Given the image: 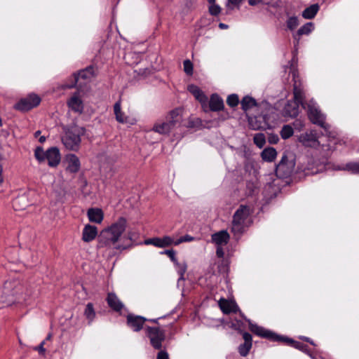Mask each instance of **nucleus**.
<instances>
[{
	"label": "nucleus",
	"mask_w": 359,
	"mask_h": 359,
	"mask_svg": "<svg viewBox=\"0 0 359 359\" xmlns=\"http://www.w3.org/2000/svg\"><path fill=\"white\" fill-rule=\"evenodd\" d=\"M250 331L258 337L268 339L272 342L283 343L290 346L307 354L311 358L316 359V357L313 355V354L311 352L308 345L305 344L295 341L287 336L278 334L272 330L266 329L264 327L259 326L258 325H252L250 323Z\"/></svg>",
	"instance_id": "nucleus-1"
},
{
	"label": "nucleus",
	"mask_w": 359,
	"mask_h": 359,
	"mask_svg": "<svg viewBox=\"0 0 359 359\" xmlns=\"http://www.w3.org/2000/svg\"><path fill=\"white\" fill-rule=\"evenodd\" d=\"M32 294V292L25 288L20 280L12 279L4 283L2 290L3 302L6 306H11L15 302L26 300V297Z\"/></svg>",
	"instance_id": "nucleus-2"
},
{
	"label": "nucleus",
	"mask_w": 359,
	"mask_h": 359,
	"mask_svg": "<svg viewBox=\"0 0 359 359\" xmlns=\"http://www.w3.org/2000/svg\"><path fill=\"white\" fill-rule=\"evenodd\" d=\"M126 226V219L121 217L111 226L103 229L98 236L100 246L104 247L116 244L125 231Z\"/></svg>",
	"instance_id": "nucleus-3"
},
{
	"label": "nucleus",
	"mask_w": 359,
	"mask_h": 359,
	"mask_svg": "<svg viewBox=\"0 0 359 359\" xmlns=\"http://www.w3.org/2000/svg\"><path fill=\"white\" fill-rule=\"evenodd\" d=\"M146 336L149 339L151 346L156 350H160L156 359H170L166 351L161 350L162 343L165 339V332L158 326H145Z\"/></svg>",
	"instance_id": "nucleus-4"
},
{
	"label": "nucleus",
	"mask_w": 359,
	"mask_h": 359,
	"mask_svg": "<svg viewBox=\"0 0 359 359\" xmlns=\"http://www.w3.org/2000/svg\"><path fill=\"white\" fill-rule=\"evenodd\" d=\"M86 129L83 127H72L65 131V135L62 138V142L67 149L76 151L80 147L81 137L84 135Z\"/></svg>",
	"instance_id": "nucleus-5"
},
{
	"label": "nucleus",
	"mask_w": 359,
	"mask_h": 359,
	"mask_svg": "<svg viewBox=\"0 0 359 359\" xmlns=\"http://www.w3.org/2000/svg\"><path fill=\"white\" fill-rule=\"evenodd\" d=\"M250 214V208L243 204L236 210L231 222V232L234 235H241L245 231V222Z\"/></svg>",
	"instance_id": "nucleus-6"
},
{
	"label": "nucleus",
	"mask_w": 359,
	"mask_h": 359,
	"mask_svg": "<svg viewBox=\"0 0 359 359\" xmlns=\"http://www.w3.org/2000/svg\"><path fill=\"white\" fill-rule=\"evenodd\" d=\"M327 164L328 158L326 156H307L306 161L302 165V168L305 175H313L324 172Z\"/></svg>",
	"instance_id": "nucleus-7"
},
{
	"label": "nucleus",
	"mask_w": 359,
	"mask_h": 359,
	"mask_svg": "<svg viewBox=\"0 0 359 359\" xmlns=\"http://www.w3.org/2000/svg\"><path fill=\"white\" fill-rule=\"evenodd\" d=\"M294 165V162L290 161L287 154H284L280 162L276 165V175L281 179L289 177L293 172Z\"/></svg>",
	"instance_id": "nucleus-8"
},
{
	"label": "nucleus",
	"mask_w": 359,
	"mask_h": 359,
	"mask_svg": "<svg viewBox=\"0 0 359 359\" xmlns=\"http://www.w3.org/2000/svg\"><path fill=\"white\" fill-rule=\"evenodd\" d=\"M41 101L40 97L36 94H29L26 97L22 98L16 102L13 108L22 112L28 111L39 105Z\"/></svg>",
	"instance_id": "nucleus-9"
},
{
	"label": "nucleus",
	"mask_w": 359,
	"mask_h": 359,
	"mask_svg": "<svg viewBox=\"0 0 359 359\" xmlns=\"http://www.w3.org/2000/svg\"><path fill=\"white\" fill-rule=\"evenodd\" d=\"M308 116L310 121L313 124L318 125L319 126L323 128L325 131H327L330 129V125L326 123L325 121V116L321 113V111L317 108L309 105L308 110Z\"/></svg>",
	"instance_id": "nucleus-10"
},
{
	"label": "nucleus",
	"mask_w": 359,
	"mask_h": 359,
	"mask_svg": "<svg viewBox=\"0 0 359 359\" xmlns=\"http://www.w3.org/2000/svg\"><path fill=\"white\" fill-rule=\"evenodd\" d=\"M147 320V318L133 313H128L126 316V325L135 332H138L143 329L144 323Z\"/></svg>",
	"instance_id": "nucleus-11"
},
{
	"label": "nucleus",
	"mask_w": 359,
	"mask_h": 359,
	"mask_svg": "<svg viewBox=\"0 0 359 359\" xmlns=\"http://www.w3.org/2000/svg\"><path fill=\"white\" fill-rule=\"evenodd\" d=\"M95 75L94 67L93 66H88L86 68L79 71L78 72H75L72 76V83L71 84L66 85V88H73L76 86L77 83L80 79H88L93 77Z\"/></svg>",
	"instance_id": "nucleus-12"
},
{
	"label": "nucleus",
	"mask_w": 359,
	"mask_h": 359,
	"mask_svg": "<svg viewBox=\"0 0 359 359\" xmlns=\"http://www.w3.org/2000/svg\"><path fill=\"white\" fill-rule=\"evenodd\" d=\"M238 330V332L242 334L244 342L241 344L238 347V351L241 356L246 357L252 348V337L247 332H245L239 328H236Z\"/></svg>",
	"instance_id": "nucleus-13"
},
{
	"label": "nucleus",
	"mask_w": 359,
	"mask_h": 359,
	"mask_svg": "<svg viewBox=\"0 0 359 359\" xmlns=\"http://www.w3.org/2000/svg\"><path fill=\"white\" fill-rule=\"evenodd\" d=\"M298 140L299 142L306 147L316 148L320 144L317 133L313 130L301 134Z\"/></svg>",
	"instance_id": "nucleus-14"
},
{
	"label": "nucleus",
	"mask_w": 359,
	"mask_h": 359,
	"mask_svg": "<svg viewBox=\"0 0 359 359\" xmlns=\"http://www.w3.org/2000/svg\"><path fill=\"white\" fill-rule=\"evenodd\" d=\"M46 159L50 167L55 168L61 160L60 150L57 147H53L46 151Z\"/></svg>",
	"instance_id": "nucleus-15"
},
{
	"label": "nucleus",
	"mask_w": 359,
	"mask_h": 359,
	"mask_svg": "<svg viewBox=\"0 0 359 359\" xmlns=\"http://www.w3.org/2000/svg\"><path fill=\"white\" fill-rule=\"evenodd\" d=\"M182 109L177 108L172 110L166 117V123L169 124L172 130L180 126L182 121Z\"/></svg>",
	"instance_id": "nucleus-16"
},
{
	"label": "nucleus",
	"mask_w": 359,
	"mask_h": 359,
	"mask_svg": "<svg viewBox=\"0 0 359 359\" xmlns=\"http://www.w3.org/2000/svg\"><path fill=\"white\" fill-rule=\"evenodd\" d=\"M219 306L224 314L236 313L240 311V309L235 301H229L224 298L220 299Z\"/></svg>",
	"instance_id": "nucleus-17"
},
{
	"label": "nucleus",
	"mask_w": 359,
	"mask_h": 359,
	"mask_svg": "<svg viewBox=\"0 0 359 359\" xmlns=\"http://www.w3.org/2000/svg\"><path fill=\"white\" fill-rule=\"evenodd\" d=\"M174 243L173 239L168 236H165L163 238H152L144 241L146 245H153L158 248H165L171 245Z\"/></svg>",
	"instance_id": "nucleus-18"
},
{
	"label": "nucleus",
	"mask_w": 359,
	"mask_h": 359,
	"mask_svg": "<svg viewBox=\"0 0 359 359\" xmlns=\"http://www.w3.org/2000/svg\"><path fill=\"white\" fill-rule=\"evenodd\" d=\"M299 104L295 101L288 100L283 109L285 117L295 118L299 114Z\"/></svg>",
	"instance_id": "nucleus-19"
},
{
	"label": "nucleus",
	"mask_w": 359,
	"mask_h": 359,
	"mask_svg": "<svg viewBox=\"0 0 359 359\" xmlns=\"http://www.w3.org/2000/svg\"><path fill=\"white\" fill-rule=\"evenodd\" d=\"M187 89L203 107L206 105L208 97L198 86L194 84H190L188 86Z\"/></svg>",
	"instance_id": "nucleus-20"
},
{
	"label": "nucleus",
	"mask_w": 359,
	"mask_h": 359,
	"mask_svg": "<svg viewBox=\"0 0 359 359\" xmlns=\"http://www.w3.org/2000/svg\"><path fill=\"white\" fill-rule=\"evenodd\" d=\"M97 236V228L89 224L85 225L82 232V240L86 243L93 241Z\"/></svg>",
	"instance_id": "nucleus-21"
},
{
	"label": "nucleus",
	"mask_w": 359,
	"mask_h": 359,
	"mask_svg": "<svg viewBox=\"0 0 359 359\" xmlns=\"http://www.w3.org/2000/svg\"><path fill=\"white\" fill-rule=\"evenodd\" d=\"M209 108L212 111H219L224 109L223 99L217 93H213L210 95Z\"/></svg>",
	"instance_id": "nucleus-22"
},
{
	"label": "nucleus",
	"mask_w": 359,
	"mask_h": 359,
	"mask_svg": "<svg viewBox=\"0 0 359 359\" xmlns=\"http://www.w3.org/2000/svg\"><path fill=\"white\" fill-rule=\"evenodd\" d=\"M67 105L74 112L82 114L83 111V101L79 97L76 93L68 100Z\"/></svg>",
	"instance_id": "nucleus-23"
},
{
	"label": "nucleus",
	"mask_w": 359,
	"mask_h": 359,
	"mask_svg": "<svg viewBox=\"0 0 359 359\" xmlns=\"http://www.w3.org/2000/svg\"><path fill=\"white\" fill-rule=\"evenodd\" d=\"M106 300L108 306L116 312H120L124 306L116 294L113 292L108 294Z\"/></svg>",
	"instance_id": "nucleus-24"
},
{
	"label": "nucleus",
	"mask_w": 359,
	"mask_h": 359,
	"mask_svg": "<svg viewBox=\"0 0 359 359\" xmlns=\"http://www.w3.org/2000/svg\"><path fill=\"white\" fill-rule=\"evenodd\" d=\"M87 215L90 222L100 224L104 218V213L102 209L98 208H91L87 211Z\"/></svg>",
	"instance_id": "nucleus-25"
},
{
	"label": "nucleus",
	"mask_w": 359,
	"mask_h": 359,
	"mask_svg": "<svg viewBox=\"0 0 359 359\" xmlns=\"http://www.w3.org/2000/svg\"><path fill=\"white\" fill-rule=\"evenodd\" d=\"M68 165L67 170L70 173H76L81 168L79 158L74 154L67 156Z\"/></svg>",
	"instance_id": "nucleus-26"
},
{
	"label": "nucleus",
	"mask_w": 359,
	"mask_h": 359,
	"mask_svg": "<svg viewBox=\"0 0 359 359\" xmlns=\"http://www.w3.org/2000/svg\"><path fill=\"white\" fill-rule=\"evenodd\" d=\"M137 237V234L134 232H128L127 236H124L122 238L123 243L122 244H118L114 248L116 250H126L128 248H130L133 243L135 242V239Z\"/></svg>",
	"instance_id": "nucleus-27"
},
{
	"label": "nucleus",
	"mask_w": 359,
	"mask_h": 359,
	"mask_svg": "<svg viewBox=\"0 0 359 359\" xmlns=\"http://www.w3.org/2000/svg\"><path fill=\"white\" fill-rule=\"evenodd\" d=\"M229 237L228 232L225 230H222L212 234V240L215 244L222 245L228 243Z\"/></svg>",
	"instance_id": "nucleus-28"
},
{
	"label": "nucleus",
	"mask_w": 359,
	"mask_h": 359,
	"mask_svg": "<svg viewBox=\"0 0 359 359\" xmlns=\"http://www.w3.org/2000/svg\"><path fill=\"white\" fill-rule=\"evenodd\" d=\"M241 109L243 111L247 112L255 107L258 106L257 100L250 95L244 96L241 100Z\"/></svg>",
	"instance_id": "nucleus-29"
},
{
	"label": "nucleus",
	"mask_w": 359,
	"mask_h": 359,
	"mask_svg": "<svg viewBox=\"0 0 359 359\" xmlns=\"http://www.w3.org/2000/svg\"><path fill=\"white\" fill-rule=\"evenodd\" d=\"M320 9L318 4H314L306 8L302 13L304 19L311 20L314 18Z\"/></svg>",
	"instance_id": "nucleus-30"
},
{
	"label": "nucleus",
	"mask_w": 359,
	"mask_h": 359,
	"mask_svg": "<svg viewBox=\"0 0 359 359\" xmlns=\"http://www.w3.org/2000/svg\"><path fill=\"white\" fill-rule=\"evenodd\" d=\"M276 156L277 151L273 147L265 148L261 153L262 160L267 162L273 161Z\"/></svg>",
	"instance_id": "nucleus-31"
},
{
	"label": "nucleus",
	"mask_w": 359,
	"mask_h": 359,
	"mask_svg": "<svg viewBox=\"0 0 359 359\" xmlns=\"http://www.w3.org/2000/svg\"><path fill=\"white\" fill-rule=\"evenodd\" d=\"M314 29V24L311 22L305 23L294 34V38L296 39L297 37H300L302 35H308Z\"/></svg>",
	"instance_id": "nucleus-32"
},
{
	"label": "nucleus",
	"mask_w": 359,
	"mask_h": 359,
	"mask_svg": "<svg viewBox=\"0 0 359 359\" xmlns=\"http://www.w3.org/2000/svg\"><path fill=\"white\" fill-rule=\"evenodd\" d=\"M114 111L116 116V119L118 122L121 123H127V118L125 116L124 113L121 111L120 101H118L114 104Z\"/></svg>",
	"instance_id": "nucleus-33"
},
{
	"label": "nucleus",
	"mask_w": 359,
	"mask_h": 359,
	"mask_svg": "<svg viewBox=\"0 0 359 359\" xmlns=\"http://www.w3.org/2000/svg\"><path fill=\"white\" fill-rule=\"evenodd\" d=\"M293 95H294V97H293V100H292L297 102V103L301 104L304 108L305 106L304 104V92L300 88L297 87V85H294Z\"/></svg>",
	"instance_id": "nucleus-34"
},
{
	"label": "nucleus",
	"mask_w": 359,
	"mask_h": 359,
	"mask_svg": "<svg viewBox=\"0 0 359 359\" xmlns=\"http://www.w3.org/2000/svg\"><path fill=\"white\" fill-rule=\"evenodd\" d=\"M84 316L88 320V324H90L95 318L96 313L93 307V304L89 302L86 304L84 310Z\"/></svg>",
	"instance_id": "nucleus-35"
},
{
	"label": "nucleus",
	"mask_w": 359,
	"mask_h": 359,
	"mask_svg": "<svg viewBox=\"0 0 359 359\" xmlns=\"http://www.w3.org/2000/svg\"><path fill=\"white\" fill-rule=\"evenodd\" d=\"M343 170L348 171L352 175H359V161H351L345 164Z\"/></svg>",
	"instance_id": "nucleus-36"
},
{
	"label": "nucleus",
	"mask_w": 359,
	"mask_h": 359,
	"mask_svg": "<svg viewBox=\"0 0 359 359\" xmlns=\"http://www.w3.org/2000/svg\"><path fill=\"white\" fill-rule=\"evenodd\" d=\"M153 130L156 133L165 135L170 133L172 130L169 124L166 123V121L160 124H156L154 126Z\"/></svg>",
	"instance_id": "nucleus-37"
},
{
	"label": "nucleus",
	"mask_w": 359,
	"mask_h": 359,
	"mask_svg": "<svg viewBox=\"0 0 359 359\" xmlns=\"http://www.w3.org/2000/svg\"><path fill=\"white\" fill-rule=\"evenodd\" d=\"M299 24V22L297 16H288V18L286 21V26L289 30H294L298 27Z\"/></svg>",
	"instance_id": "nucleus-38"
},
{
	"label": "nucleus",
	"mask_w": 359,
	"mask_h": 359,
	"mask_svg": "<svg viewBox=\"0 0 359 359\" xmlns=\"http://www.w3.org/2000/svg\"><path fill=\"white\" fill-rule=\"evenodd\" d=\"M280 133L282 139L287 140L293 135L294 130L291 126L284 125Z\"/></svg>",
	"instance_id": "nucleus-39"
},
{
	"label": "nucleus",
	"mask_w": 359,
	"mask_h": 359,
	"mask_svg": "<svg viewBox=\"0 0 359 359\" xmlns=\"http://www.w3.org/2000/svg\"><path fill=\"white\" fill-rule=\"evenodd\" d=\"M254 143L259 148H262L266 143L265 135L263 133H257L254 136Z\"/></svg>",
	"instance_id": "nucleus-40"
},
{
	"label": "nucleus",
	"mask_w": 359,
	"mask_h": 359,
	"mask_svg": "<svg viewBox=\"0 0 359 359\" xmlns=\"http://www.w3.org/2000/svg\"><path fill=\"white\" fill-rule=\"evenodd\" d=\"M239 102H241L239 101V97L237 94L233 93L227 97L226 103L231 107H237Z\"/></svg>",
	"instance_id": "nucleus-41"
},
{
	"label": "nucleus",
	"mask_w": 359,
	"mask_h": 359,
	"mask_svg": "<svg viewBox=\"0 0 359 359\" xmlns=\"http://www.w3.org/2000/svg\"><path fill=\"white\" fill-rule=\"evenodd\" d=\"M34 156L39 163H41L46 160V151L41 147H37L34 150Z\"/></svg>",
	"instance_id": "nucleus-42"
},
{
	"label": "nucleus",
	"mask_w": 359,
	"mask_h": 359,
	"mask_svg": "<svg viewBox=\"0 0 359 359\" xmlns=\"http://www.w3.org/2000/svg\"><path fill=\"white\" fill-rule=\"evenodd\" d=\"M210 6L208 7L209 13L212 16H217L222 11V8L215 3H209Z\"/></svg>",
	"instance_id": "nucleus-43"
},
{
	"label": "nucleus",
	"mask_w": 359,
	"mask_h": 359,
	"mask_svg": "<svg viewBox=\"0 0 359 359\" xmlns=\"http://www.w3.org/2000/svg\"><path fill=\"white\" fill-rule=\"evenodd\" d=\"M184 71L188 76L193 75L194 65L190 60L187 59L183 62Z\"/></svg>",
	"instance_id": "nucleus-44"
},
{
	"label": "nucleus",
	"mask_w": 359,
	"mask_h": 359,
	"mask_svg": "<svg viewBox=\"0 0 359 359\" xmlns=\"http://www.w3.org/2000/svg\"><path fill=\"white\" fill-rule=\"evenodd\" d=\"M174 264L177 267V271L178 274L180 275V278H183V276L187 271V264L185 262L180 263L177 260V263H174Z\"/></svg>",
	"instance_id": "nucleus-45"
},
{
	"label": "nucleus",
	"mask_w": 359,
	"mask_h": 359,
	"mask_svg": "<svg viewBox=\"0 0 359 359\" xmlns=\"http://www.w3.org/2000/svg\"><path fill=\"white\" fill-rule=\"evenodd\" d=\"M161 254L167 255L173 263H177L176 252L174 250H165L163 252H161Z\"/></svg>",
	"instance_id": "nucleus-46"
},
{
	"label": "nucleus",
	"mask_w": 359,
	"mask_h": 359,
	"mask_svg": "<svg viewBox=\"0 0 359 359\" xmlns=\"http://www.w3.org/2000/svg\"><path fill=\"white\" fill-rule=\"evenodd\" d=\"M194 240V238L189 235H185L183 236H181L177 241H175L174 243L175 245H177L183 242H189Z\"/></svg>",
	"instance_id": "nucleus-47"
},
{
	"label": "nucleus",
	"mask_w": 359,
	"mask_h": 359,
	"mask_svg": "<svg viewBox=\"0 0 359 359\" xmlns=\"http://www.w3.org/2000/svg\"><path fill=\"white\" fill-rule=\"evenodd\" d=\"M243 1V0H227V3H226V7H228L231 9H233V7L231 6L230 5H233L234 6L239 8V6H241Z\"/></svg>",
	"instance_id": "nucleus-48"
},
{
	"label": "nucleus",
	"mask_w": 359,
	"mask_h": 359,
	"mask_svg": "<svg viewBox=\"0 0 359 359\" xmlns=\"http://www.w3.org/2000/svg\"><path fill=\"white\" fill-rule=\"evenodd\" d=\"M45 344V340H43L40 344L34 348V350L37 351L39 354L44 355L46 353V348L43 347Z\"/></svg>",
	"instance_id": "nucleus-49"
},
{
	"label": "nucleus",
	"mask_w": 359,
	"mask_h": 359,
	"mask_svg": "<svg viewBox=\"0 0 359 359\" xmlns=\"http://www.w3.org/2000/svg\"><path fill=\"white\" fill-rule=\"evenodd\" d=\"M270 144H276L279 141V137L277 135L271 134L268 137Z\"/></svg>",
	"instance_id": "nucleus-50"
},
{
	"label": "nucleus",
	"mask_w": 359,
	"mask_h": 359,
	"mask_svg": "<svg viewBox=\"0 0 359 359\" xmlns=\"http://www.w3.org/2000/svg\"><path fill=\"white\" fill-rule=\"evenodd\" d=\"M200 123H201V120H199L198 118H197L196 120H191L188 122L187 127L192 128H194L196 126H198Z\"/></svg>",
	"instance_id": "nucleus-51"
},
{
	"label": "nucleus",
	"mask_w": 359,
	"mask_h": 359,
	"mask_svg": "<svg viewBox=\"0 0 359 359\" xmlns=\"http://www.w3.org/2000/svg\"><path fill=\"white\" fill-rule=\"evenodd\" d=\"M299 339L309 343L310 344H311L313 346H316V344L314 343V341L311 338H309L308 337L300 336Z\"/></svg>",
	"instance_id": "nucleus-52"
},
{
	"label": "nucleus",
	"mask_w": 359,
	"mask_h": 359,
	"mask_svg": "<svg viewBox=\"0 0 359 359\" xmlns=\"http://www.w3.org/2000/svg\"><path fill=\"white\" fill-rule=\"evenodd\" d=\"M168 316L165 315L161 317L157 318H147V321L151 322L153 323L158 325V320L162 318H166Z\"/></svg>",
	"instance_id": "nucleus-53"
},
{
	"label": "nucleus",
	"mask_w": 359,
	"mask_h": 359,
	"mask_svg": "<svg viewBox=\"0 0 359 359\" xmlns=\"http://www.w3.org/2000/svg\"><path fill=\"white\" fill-rule=\"evenodd\" d=\"M25 200V196H20V197H18L16 198L13 202V207H16L17 206V204L18 203H20L21 201H23Z\"/></svg>",
	"instance_id": "nucleus-54"
},
{
	"label": "nucleus",
	"mask_w": 359,
	"mask_h": 359,
	"mask_svg": "<svg viewBox=\"0 0 359 359\" xmlns=\"http://www.w3.org/2000/svg\"><path fill=\"white\" fill-rule=\"evenodd\" d=\"M262 2V0H248V4L250 6H256Z\"/></svg>",
	"instance_id": "nucleus-55"
},
{
	"label": "nucleus",
	"mask_w": 359,
	"mask_h": 359,
	"mask_svg": "<svg viewBox=\"0 0 359 359\" xmlns=\"http://www.w3.org/2000/svg\"><path fill=\"white\" fill-rule=\"evenodd\" d=\"M239 312H240V315H241V316L243 319H245V320L248 323V327H250V323H252V325H257L256 323H252L250 319H248V318L245 316V315H244L243 313H241V311H240ZM249 330H250V327H249Z\"/></svg>",
	"instance_id": "nucleus-56"
},
{
	"label": "nucleus",
	"mask_w": 359,
	"mask_h": 359,
	"mask_svg": "<svg viewBox=\"0 0 359 359\" xmlns=\"http://www.w3.org/2000/svg\"><path fill=\"white\" fill-rule=\"evenodd\" d=\"M216 254L218 257H222L224 256L223 250L222 248H217Z\"/></svg>",
	"instance_id": "nucleus-57"
},
{
	"label": "nucleus",
	"mask_w": 359,
	"mask_h": 359,
	"mask_svg": "<svg viewBox=\"0 0 359 359\" xmlns=\"http://www.w3.org/2000/svg\"><path fill=\"white\" fill-rule=\"evenodd\" d=\"M218 27L222 29H227L229 27V26L224 23H222V22H220L218 25Z\"/></svg>",
	"instance_id": "nucleus-58"
},
{
	"label": "nucleus",
	"mask_w": 359,
	"mask_h": 359,
	"mask_svg": "<svg viewBox=\"0 0 359 359\" xmlns=\"http://www.w3.org/2000/svg\"><path fill=\"white\" fill-rule=\"evenodd\" d=\"M46 137L45 136H41L39 139V142L43 143L46 141Z\"/></svg>",
	"instance_id": "nucleus-59"
},
{
	"label": "nucleus",
	"mask_w": 359,
	"mask_h": 359,
	"mask_svg": "<svg viewBox=\"0 0 359 359\" xmlns=\"http://www.w3.org/2000/svg\"><path fill=\"white\" fill-rule=\"evenodd\" d=\"M41 134V131L40 130H36L35 133H34V137H37L40 135Z\"/></svg>",
	"instance_id": "nucleus-60"
},
{
	"label": "nucleus",
	"mask_w": 359,
	"mask_h": 359,
	"mask_svg": "<svg viewBox=\"0 0 359 359\" xmlns=\"http://www.w3.org/2000/svg\"><path fill=\"white\" fill-rule=\"evenodd\" d=\"M51 337H52L51 334H50V333H49V334L47 335L46 338L44 339V340H45V341H46V340H49V339H50Z\"/></svg>",
	"instance_id": "nucleus-61"
},
{
	"label": "nucleus",
	"mask_w": 359,
	"mask_h": 359,
	"mask_svg": "<svg viewBox=\"0 0 359 359\" xmlns=\"http://www.w3.org/2000/svg\"><path fill=\"white\" fill-rule=\"evenodd\" d=\"M83 187H86L87 186L88 182H87V180L86 179H83Z\"/></svg>",
	"instance_id": "nucleus-62"
},
{
	"label": "nucleus",
	"mask_w": 359,
	"mask_h": 359,
	"mask_svg": "<svg viewBox=\"0 0 359 359\" xmlns=\"http://www.w3.org/2000/svg\"><path fill=\"white\" fill-rule=\"evenodd\" d=\"M243 323H242V321L239 320V321H237V323L236 325H238V326H241L242 325Z\"/></svg>",
	"instance_id": "nucleus-63"
},
{
	"label": "nucleus",
	"mask_w": 359,
	"mask_h": 359,
	"mask_svg": "<svg viewBox=\"0 0 359 359\" xmlns=\"http://www.w3.org/2000/svg\"><path fill=\"white\" fill-rule=\"evenodd\" d=\"M263 118H264V121H265V122H266V123L268 122V119H267L266 115H264V116H263Z\"/></svg>",
	"instance_id": "nucleus-64"
}]
</instances>
